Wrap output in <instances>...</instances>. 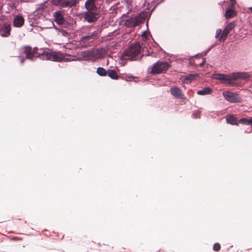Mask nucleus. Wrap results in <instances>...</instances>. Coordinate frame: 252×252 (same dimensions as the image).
I'll return each mask as SVG.
<instances>
[{"label":"nucleus","instance_id":"nucleus-19","mask_svg":"<svg viewBox=\"0 0 252 252\" xmlns=\"http://www.w3.org/2000/svg\"><path fill=\"white\" fill-rule=\"evenodd\" d=\"M107 74L113 79H118L119 78L118 74L114 70L109 69L107 70Z\"/></svg>","mask_w":252,"mask_h":252},{"label":"nucleus","instance_id":"nucleus-20","mask_svg":"<svg viewBox=\"0 0 252 252\" xmlns=\"http://www.w3.org/2000/svg\"><path fill=\"white\" fill-rule=\"evenodd\" d=\"M235 15V11L233 9H228L225 13V16L226 19H229L233 17Z\"/></svg>","mask_w":252,"mask_h":252},{"label":"nucleus","instance_id":"nucleus-22","mask_svg":"<svg viewBox=\"0 0 252 252\" xmlns=\"http://www.w3.org/2000/svg\"><path fill=\"white\" fill-rule=\"evenodd\" d=\"M197 76V74H190L186 77L185 80L191 82L194 80Z\"/></svg>","mask_w":252,"mask_h":252},{"label":"nucleus","instance_id":"nucleus-31","mask_svg":"<svg viewBox=\"0 0 252 252\" xmlns=\"http://www.w3.org/2000/svg\"><path fill=\"white\" fill-rule=\"evenodd\" d=\"M21 63H23V62H24V59L21 60Z\"/></svg>","mask_w":252,"mask_h":252},{"label":"nucleus","instance_id":"nucleus-5","mask_svg":"<svg viewBox=\"0 0 252 252\" xmlns=\"http://www.w3.org/2000/svg\"><path fill=\"white\" fill-rule=\"evenodd\" d=\"M170 67V64L167 62H158L153 65L150 73L154 75L164 73Z\"/></svg>","mask_w":252,"mask_h":252},{"label":"nucleus","instance_id":"nucleus-4","mask_svg":"<svg viewBox=\"0 0 252 252\" xmlns=\"http://www.w3.org/2000/svg\"><path fill=\"white\" fill-rule=\"evenodd\" d=\"M236 27V23L232 22L228 24L222 32L220 29L216 30L215 37L219 38L220 41H224L227 38L228 35L232 32Z\"/></svg>","mask_w":252,"mask_h":252},{"label":"nucleus","instance_id":"nucleus-7","mask_svg":"<svg viewBox=\"0 0 252 252\" xmlns=\"http://www.w3.org/2000/svg\"><path fill=\"white\" fill-rule=\"evenodd\" d=\"M142 48H126L123 53L125 60H136V56L141 51Z\"/></svg>","mask_w":252,"mask_h":252},{"label":"nucleus","instance_id":"nucleus-12","mask_svg":"<svg viewBox=\"0 0 252 252\" xmlns=\"http://www.w3.org/2000/svg\"><path fill=\"white\" fill-rule=\"evenodd\" d=\"M11 26L9 24H3L0 29V34L2 37H8L10 34Z\"/></svg>","mask_w":252,"mask_h":252},{"label":"nucleus","instance_id":"nucleus-3","mask_svg":"<svg viewBox=\"0 0 252 252\" xmlns=\"http://www.w3.org/2000/svg\"><path fill=\"white\" fill-rule=\"evenodd\" d=\"M102 49L93 48L91 50L82 52L79 59L81 60L94 61L101 58L103 56Z\"/></svg>","mask_w":252,"mask_h":252},{"label":"nucleus","instance_id":"nucleus-1","mask_svg":"<svg viewBox=\"0 0 252 252\" xmlns=\"http://www.w3.org/2000/svg\"><path fill=\"white\" fill-rule=\"evenodd\" d=\"M38 48H25L24 53L28 59H32L33 57L41 56L43 59L49 60L54 61L61 62L63 59L62 54L58 52L45 53L44 51L38 53Z\"/></svg>","mask_w":252,"mask_h":252},{"label":"nucleus","instance_id":"nucleus-28","mask_svg":"<svg viewBox=\"0 0 252 252\" xmlns=\"http://www.w3.org/2000/svg\"><path fill=\"white\" fill-rule=\"evenodd\" d=\"M22 1H24V2H29L31 0H21Z\"/></svg>","mask_w":252,"mask_h":252},{"label":"nucleus","instance_id":"nucleus-29","mask_svg":"<svg viewBox=\"0 0 252 252\" xmlns=\"http://www.w3.org/2000/svg\"><path fill=\"white\" fill-rule=\"evenodd\" d=\"M209 51V50H208L207 51V52L203 55V56H205L206 54H207V53Z\"/></svg>","mask_w":252,"mask_h":252},{"label":"nucleus","instance_id":"nucleus-33","mask_svg":"<svg viewBox=\"0 0 252 252\" xmlns=\"http://www.w3.org/2000/svg\"><path fill=\"white\" fill-rule=\"evenodd\" d=\"M193 115L195 116H197V115H196V113H194Z\"/></svg>","mask_w":252,"mask_h":252},{"label":"nucleus","instance_id":"nucleus-34","mask_svg":"<svg viewBox=\"0 0 252 252\" xmlns=\"http://www.w3.org/2000/svg\"><path fill=\"white\" fill-rule=\"evenodd\" d=\"M193 115L195 116H197V115H196V113H194Z\"/></svg>","mask_w":252,"mask_h":252},{"label":"nucleus","instance_id":"nucleus-15","mask_svg":"<svg viewBox=\"0 0 252 252\" xmlns=\"http://www.w3.org/2000/svg\"><path fill=\"white\" fill-rule=\"evenodd\" d=\"M227 123L231 125L238 126V120L234 115H227L226 116Z\"/></svg>","mask_w":252,"mask_h":252},{"label":"nucleus","instance_id":"nucleus-14","mask_svg":"<svg viewBox=\"0 0 252 252\" xmlns=\"http://www.w3.org/2000/svg\"><path fill=\"white\" fill-rule=\"evenodd\" d=\"M96 0H87L85 3V6L88 11H94L96 10V6L95 2Z\"/></svg>","mask_w":252,"mask_h":252},{"label":"nucleus","instance_id":"nucleus-2","mask_svg":"<svg viewBox=\"0 0 252 252\" xmlns=\"http://www.w3.org/2000/svg\"><path fill=\"white\" fill-rule=\"evenodd\" d=\"M250 77L248 73L238 72L233 73L230 75L224 74H216V78L218 80L225 81L227 82V84L230 86H235L237 85L235 80L238 79H245Z\"/></svg>","mask_w":252,"mask_h":252},{"label":"nucleus","instance_id":"nucleus-30","mask_svg":"<svg viewBox=\"0 0 252 252\" xmlns=\"http://www.w3.org/2000/svg\"><path fill=\"white\" fill-rule=\"evenodd\" d=\"M145 34H146V32H143V35L145 36Z\"/></svg>","mask_w":252,"mask_h":252},{"label":"nucleus","instance_id":"nucleus-13","mask_svg":"<svg viewBox=\"0 0 252 252\" xmlns=\"http://www.w3.org/2000/svg\"><path fill=\"white\" fill-rule=\"evenodd\" d=\"M92 11H88L84 13V19L89 23H93L96 21V14L92 12Z\"/></svg>","mask_w":252,"mask_h":252},{"label":"nucleus","instance_id":"nucleus-17","mask_svg":"<svg viewBox=\"0 0 252 252\" xmlns=\"http://www.w3.org/2000/svg\"><path fill=\"white\" fill-rule=\"evenodd\" d=\"M212 92V90L209 87H206L203 90H199L197 92V94L200 95H204L210 94Z\"/></svg>","mask_w":252,"mask_h":252},{"label":"nucleus","instance_id":"nucleus-24","mask_svg":"<svg viewBox=\"0 0 252 252\" xmlns=\"http://www.w3.org/2000/svg\"><path fill=\"white\" fill-rule=\"evenodd\" d=\"M220 248V245L219 243H216L213 246V250L216 252H219Z\"/></svg>","mask_w":252,"mask_h":252},{"label":"nucleus","instance_id":"nucleus-32","mask_svg":"<svg viewBox=\"0 0 252 252\" xmlns=\"http://www.w3.org/2000/svg\"><path fill=\"white\" fill-rule=\"evenodd\" d=\"M250 10L252 12V7L250 8Z\"/></svg>","mask_w":252,"mask_h":252},{"label":"nucleus","instance_id":"nucleus-8","mask_svg":"<svg viewBox=\"0 0 252 252\" xmlns=\"http://www.w3.org/2000/svg\"><path fill=\"white\" fill-rule=\"evenodd\" d=\"M223 96L225 99L231 103L240 102L242 101L241 97L235 93L225 91L223 92Z\"/></svg>","mask_w":252,"mask_h":252},{"label":"nucleus","instance_id":"nucleus-6","mask_svg":"<svg viewBox=\"0 0 252 252\" xmlns=\"http://www.w3.org/2000/svg\"><path fill=\"white\" fill-rule=\"evenodd\" d=\"M78 3V0H52V3L54 5L62 8L74 7Z\"/></svg>","mask_w":252,"mask_h":252},{"label":"nucleus","instance_id":"nucleus-26","mask_svg":"<svg viewBox=\"0 0 252 252\" xmlns=\"http://www.w3.org/2000/svg\"><path fill=\"white\" fill-rule=\"evenodd\" d=\"M205 62H206L205 59H203V60L202 62L200 63V66L201 67H202L204 65Z\"/></svg>","mask_w":252,"mask_h":252},{"label":"nucleus","instance_id":"nucleus-23","mask_svg":"<svg viewBox=\"0 0 252 252\" xmlns=\"http://www.w3.org/2000/svg\"><path fill=\"white\" fill-rule=\"evenodd\" d=\"M94 36V34L93 33L91 35L86 36L82 38V40L84 42H86L87 41L92 39L93 38V37Z\"/></svg>","mask_w":252,"mask_h":252},{"label":"nucleus","instance_id":"nucleus-11","mask_svg":"<svg viewBox=\"0 0 252 252\" xmlns=\"http://www.w3.org/2000/svg\"><path fill=\"white\" fill-rule=\"evenodd\" d=\"M53 17L54 18V21L58 25H63L65 22L63 11L61 10L55 12L53 13Z\"/></svg>","mask_w":252,"mask_h":252},{"label":"nucleus","instance_id":"nucleus-21","mask_svg":"<svg viewBox=\"0 0 252 252\" xmlns=\"http://www.w3.org/2000/svg\"><path fill=\"white\" fill-rule=\"evenodd\" d=\"M96 72L101 76H105L107 75V71L103 67H99L97 68Z\"/></svg>","mask_w":252,"mask_h":252},{"label":"nucleus","instance_id":"nucleus-27","mask_svg":"<svg viewBox=\"0 0 252 252\" xmlns=\"http://www.w3.org/2000/svg\"><path fill=\"white\" fill-rule=\"evenodd\" d=\"M230 1H231L232 5L235 4V3H236L235 0H230Z\"/></svg>","mask_w":252,"mask_h":252},{"label":"nucleus","instance_id":"nucleus-25","mask_svg":"<svg viewBox=\"0 0 252 252\" xmlns=\"http://www.w3.org/2000/svg\"><path fill=\"white\" fill-rule=\"evenodd\" d=\"M61 34L63 36H67L68 35V33L65 31L64 30H62L60 31Z\"/></svg>","mask_w":252,"mask_h":252},{"label":"nucleus","instance_id":"nucleus-9","mask_svg":"<svg viewBox=\"0 0 252 252\" xmlns=\"http://www.w3.org/2000/svg\"><path fill=\"white\" fill-rule=\"evenodd\" d=\"M143 19L140 15L134 17H131L126 20V23L127 25L131 27H135L142 23Z\"/></svg>","mask_w":252,"mask_h":252},{"label":"nucleus","instance_id":"nucleus-10","mask_svg":"<svg viewBox=\"0 0 252 252\" xmlns=\"http://www.w3.org/2000/svg\"><path fill=\"white\" fill-rule=\"evenodd\" d=\"M171 94L177 98L185 99V95L182 90L178 87H174L170 89Z\"/></svg>","mask_w":252,"mask_h":252},{"label":"nucleus","instance_id":"nucleus-16","mask_svg":"<svg viewBox=\"0 0 252 252\" xmlns=\"http://www.w3.org/2000/svg\"><path fill=\"white\" fill-rule=\"evenodd\" d=\"M24 23V19L21 15L16 16L13 21V25L15 27H21Z\"/></svg>","mask_w":252,"mask_h":252},{"label":"nucleus","instance_id":"nucleus-18","mask_svg":"<svg viewBox=\"0 0 252 252\" xmlns=\"http://www.w3.org/2000/svg\"><path fill=\"white\" fill-rule=\"evenodd\" d=\"M239 123L246 125H252V117H251L249 119L246 118H243L238 120V124Z\"/></svg>","mask_w":252,"mask_h":252}]
</instances>
